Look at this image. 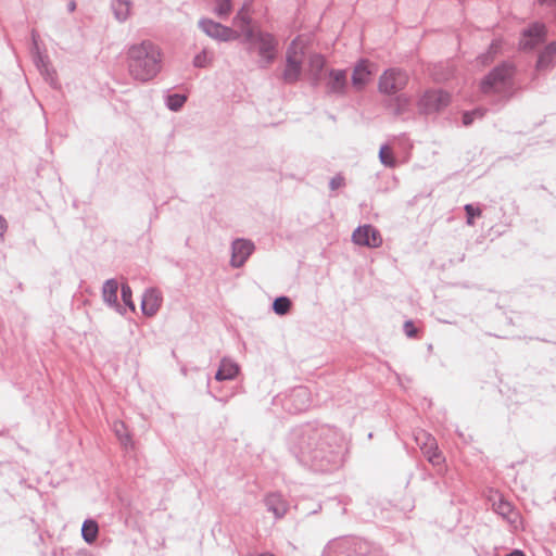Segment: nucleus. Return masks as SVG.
<instances>
[{
  "instance_id": "nucleus-23",
  "label": "nucleus",
  "mask_w": 556,
  "mask_h": 556,
  "mask_svg": "<svg viewBox=\"0 0 556 556\" xmlns=\"http://www.w3.org/2000/svg\"><path fill=\"white\" fill-rule=\"evenodd\" d=\"M379 157L381 163L384 164L386 166L393 167L395 165L393 151L389 146H383L380 148Z\"/></svg>"
},
{
  "instance_id": "nucleus-19",
  "label": "nucleus",
  "mask_w": 556,
  "mask_h": 556,
  "mask_svg": "<svg viewBox=\"0 0 556 556\" xmlns=\"http://www.w3.org/2000/svg\"><path fill=\"white\" fill-rule=\"evenodd\" d=\"M99 528L96 521L86 520L81 528V534L87 543H93L97 540Z\"/></svg>"
},
{
  "instance_id": "nucleus-28",
  "label": "nucleus",
  "mask_w": 556,
  "mask_h": 556,
  "mask_svg": "<svg viewBox=\"0 0 556 556\" xmlns=\"http://www.w3.org/2000/svg\"><path fill=\"white\" fill-rule=\"evenodd\" d=\"M122 298L126 305L130 307V309H135V305L131 301V289L127 285L122 286Z\"/></svg>"
},
{
  "instance_id": "nucleus-35",
  "label": "nucleus",
  "mask_w": 556,
  "mask_h": 556,
  "mask_svg": "<svg viewBox=\"0 0 556 556\" xmlns=\"http://www.w3.org/2000/svg\"><path fill=\"white\" fill-rule=\"evenodd\" d=\"M397 102L399 103H403L404 106H406L408 104V100L406 98H397Z\"/></svg>"
},
{
  "instance_id": "nucleus-24",
  "label": "nucleus",
  "mask_w": 556,
  "mask_h": 556,
  "mask_svg": "<svg viewBox=\"0 0 556 556\" xmlns=\"http://www.w3.org/2000/svg\"><path fill=\"white\" fill-rule=\"evenodd\" d=\"M273 307H274V311L276 314L283 315L289 312V309L291 307V302L286 296L277 298L274 301Z\"/></svg>"
},
{
  "instance_id": "nucleus-27",
  "label": "nucleus",
  "mask_w": 556,
  "mask_h": 556,
  "mask_svg": "<svg viewBox=\"0 0 556 556\" xmlns=\"http://www.w3.org/2000/svg\"><path fill=\"white\" fill-rule=\"evenodd\" d=\"M465 211L467 213V223L468 225H473V218L479 217L481 215V210L478 207H475L471 204H467L465 206Z\"/></svg>"
},
{
  "instance_id": "nucleus-3",
  "label": "nucleus",
  "mask_w": 556,
  "mask_h": 556,
  "mask_svg": "<svg viewBox=\"0 0 556 556\" xmlns=\"http://www.w3.org/2000/svg\"><path fill=\"white\" fill-rule=\"evenodd\" d=\"M235 24L242 28V31L245 33L253 48L258 52L260 56L264 61L271 62L275 59L278 47L277 40L270 34L258 31L254 35L251 30L245 29V26L249 24V14L247 10L242 9L237 14Z\"/></svg>"
},
{
  "instance_id": "nucleus-32",
  "label": "nucleus",
  "mask_w": 556,
  "mask_h": 556,
  "mask_svg": "<svg viewBox=\"0 0 556 556\" xmlns=\"http://www.w3.org/2000/svg\"><path fill=\"white\" fill-rule=\"evenodd\" d=\"M343 185V179L342 178H333L330 182V186L332 189H337L339 187H341Z\"/></svg>"
},
{
  "instance_id": "nucleus-34",
  "label": "nucleus",
  "mask_w": 556,
  "mask_h": 556,
  "mask_svg": "<svg viewBox=\"0 0 556 556\" xmlns=\"http://www.w3.org/2000/svg\"><path fill=\"white\" fill-rule=\"evenodd\" d=\"M506 556H526V555L523 554V552H521L519 549H515L514 552H511L510 554H508Z\"/></svg>"
},
{
  "instance_id": "nucleus-6",
  "label": "nucleus",
  "mask_w": 556,
  "mask_h": 556,
  "mask_svg": "<svg viewBox=\"0 0 556 556\" xmlns=\"http://www.w3.org/2000/svg\"><path fill=\"white\" fill-rule=\"evenodd\" d=\"M513 67L509 65H502L491 72L480 85L482 92L489 93L493 91H500L504 88L506 81L513 75Z\"/></svg>"
},
{
  "instance_id": "nucleus-20",
  "label": "nucleus",
  "mask_w": 556,
  "mask_h": 556,
  "mask_svg": "<svg viewBox=\"0 0 556 556\" xmlns=\"http://www.w3.org/2000/svg\"><path fill=\"white\" fill-rule=\"evenodd\" d=\"M118 285L115 280H108L103 286V299L109 304H115L117 301Z\"/></svg>"
},
{
  "instance_id": "nucleus-22",
  "label": "nucleus",
  "mask_w": 556,
  "mask_h": 556,
  "mask_svg": "<svg viewBox=\"0 0 556 556\" xmlns=\"http://www.w3.org/2000/svg\"><path fill=\"white\" fill-rule=\"evenodd\" d=\"M113 11L118 21H125L130 12V4L126 0H114Z\"/></svg>"
},
{
  "instance_id": "nucleus-9",
  "label": "nucleus",
  "mask_w": 556,
  "mask_h": 556,
  "mask_svg": "<svg viewBox=\"0 0 556 556\" xmlns=\"http://www.w3.org/2000/svg\"><path fill=\"white\" fill-rule=\"evenodd\" d=\"M353 241L358 245L378 248L382 243V238L376 228L364 225L353 232Z\"/></svg>"
},
{
  "instance_id": "nucleus-2",
  "label": "nucleus",
  "mask_w": 556,
  "mask_h": 556,
  "mask_svg": "<svg viewBox=\"0 0 556 556\" xmlns=\"http://www.w3.org/2000/svg\"><path fill=\"white\" fill-rule=\"evenodd\" d=\"M128 60L130 75L137 80L148 81L161 71L162 52L156 45L146 40L129 48Z\"/></svg>"
},
{
  "instance_id": "nucleus-39",
  "label": "nucleus",
  "mask_w": 556,
  "mask_h": 556,
  "mask_svg": "<svg viewBox=\"0 0 556 556\" xmlns=\"http://www.w3.org/2000/svg\"><path fill=\"white\" fill-rule=\"evenodd\" d=\"M262 556H274V555H271V554H263Z\"/></svg>"
},
{
  "instance_id": "nucleus-17",
  "label": "nucleus",
  "mask_w": 556,
  "mask_h": 556,
  "mask_svg": "<svg viewBox=\"0 0 556 556\" xmlns=\"http://www.w3.org/2000/svg\"><path fill=\"white\" fill-rule=\"evenodd\" d=\"M239 367L231 361L223 359L215 378L219 381L232 379L237 376Z\"/></svg>"
},
{
  "instance_id": "nucleus-8",
  "label": "nucleus",
  "mask_w": 556,
  "mask_h": 556,
  "mask_svg": "<svg viewBox=\"0 0 556 556\" xmlns=\"http://www.w3.org/2000/svg\"><path fill=\"white\" fill-rule=\"evenodd\" d=\"M376 73L374 63L368 60L358 61L352 72V86L356 90H362L367 86Z\"/></svg>"
},
{
  "instance_id": "nucleus-37",
  "label": "nucleus",
  "mask_w": 556,
  "mask_h": 556,
  "mask_svg": "<svg viewBox=\"0 0 556 556\" xmlns=\"http://www.w3.org/2000/svg\"><path fill=\"white\" fill-rule=\"evenodd\" d=\"M68 8H70L71 11H74L75 10V3L74 2L70 3Z\"/></svg>"
},
{
  "instance_id": "nucleus-5",
  "label": "nucleus",
  "mask_w": 556,
  "mask_h": 556,
  "mask_svg": "<svg viewBox=\"0 0 556 556\" xmlns=\"http://www.w3.org/2000/svg\"><path fill=\"white\" fill-rule=\"evenodd\" d=\"M416 441L420 445L422 454L430 464L439 468H442L444 466L445 457L443 453L439 450L438 443L431 434L421 431L416 435Z\"/></svg>"
},
{
  "instance_id": "nucleus-7",
  "label": "nucleus",
  "mask_w": 556,
  "mask_h": 556,
  "mask_svg": "<svg viewBox=\"0 0 556 556\" xmlns=\"http://www.w3.org/2000/svg\"><path fill=\"white\" fill-rule=\"evenodd\" d=\"M408 81L407 75L399 70H388L379 78V90L384 93H395L403 89Z\"/></svg>"
},
{
  "instance_id": "nucleus-16",
  "label": "nucleus",
  "mask_w": 556,
  "mask_h": 556,
  "mask_svg": "<svg viewBox=\"0 0 556 556\" xmlns=\"http://www.w3.org/2000/svg\"><path fill=\"white\" fill-rule=\"evenodd\" d=\"M346 86V74L341 70H332L329 73L327 87L332 92H343Z\"/></svg>"
},
{
  "instance_id": "nucleus-1",
  "label": "nucleus",
  "mask_w": 556,
  "mask_h": 556,
  "mask_svg": "<svg viewBox=\"0 0 556 556\" xmlns=\"http://www.w3.org/2000/svg\"><path fill=\"white\" fill-rule=\"evenodd\" d=\"M325 64L326 61L321 54L309 51L308 40L298 37L288 49L283 79L294 83L304 71L312 79L318 80Z\"/></svg>"
},
{
  "instance_id": "nucleus-36",
  "label": "nucleus",
  "mask_w": 556,
  "mask_h": 556,
  "mask_svg": "<svg viewBox=\"0 0 556 556\" xmlns=\"http://www.w3.org/2000/svg\"><path fill=\"white\" fill-rule=\"evenodd\" d=\"M543 3H554L556 0H541Z\"/></svg>"
},
{
  "instance_id": "nucleus-15",
  "label": "nucleus",
  "mask_w": 556,
  "mask_h": 556,
  "mask_svg": "<svg viewBox=\"0 0 556 556\" xmlns=\"http://www.w3.org/2000/svg\"><path fill=\"white\" fill-rule=\"evenodd\" d=\"M266 505L270 511L277 517L281 518L288 511V503L279 494H269L266 497Z\"/></svg>"
},
{
  "instance_id": "nucleus-26",
  "label": "nucleus",
  "mask_w": 556,
  "mask_h": 556,
  "mask_svg": "<svg viewBox=\"0 0 556 556\" xmlns=\"http://www.w3.org/2000/svg\"><path fill=\"white\" fill-rule=\"evenodd\" d=\"M231 11L230 0H216L215 12L219 16H227Z\"/></svg>"
},
{
  "instance_id": "nucleus-30",
  "label": "nucleus",
  "mask_w": 556,
  "mask_h": 556,
  "mask_svg": "<svg viewBox=\"0 0 556 556\" xmlns=\"http://www.w3.org/2000/svg\"><path fill=\"white\" fill-rule=\"evenodd\" d=\"M404 330H405L406 336L409 338H414L417 334V329L414 326L413 321H409V320L406 321L404 324Z\"/></svg>"
},
{
  "instance_id": "nucleus-14",
  "label": "nucleus",
  "mask_w": 556,
  "mask_h": 556,
  "mask_svg": "<svg viewBox=\"0 0 556 556\" xmlns=\"http://www.w3.org/2000/svg\"><path fill=\"white\" fill-rule=\"evenodd\" d=\"M545 34V27L541 24L532 25L528 30L523 33L520 45L525 49H530L539 43Z\"/></svg>"
},
{
  "instance_id": "nucleus-25",
  "label": "nucleus",
  "mask_w": 556,
  "mask_h": 556,
  "mask_svg": "<svg viewBox=\"0 0 556 556\" xmlns=\"http://www.w3.org/2000/svg\"><path fill=\"white\" fill-rule=\"evenodd\" d=\"M187 97L182 94H170L167 98V105L172 111L179 110L186 102Z\"/></svg>"
},
{
  "instance_id": "nucleus-11",
  "label": "nucleus",
  "mask_w": 556,
  "mask_h": 556,
  "mask_svg": "<svg viewBox=\"0 0 556 556\" xmlns=\"http://www.w3.org/2000/svg\"><path fill=\"white\" fill-rule=\"evenodd\" d=\"M201 27L210 37L224 41L233 40L238 37L237 31L211 20L202 21Z\"/></svg>"
},
{
  "instance_id": "nucleus-33",
  "label": "nucleus",
  "mask_w": 556,
  "mask_h": 556,
  "mask_svg": "<svg viewBox=\"0 0 556 556\" xmlns=\"http://www.w3.org/2000/svg\"><path fill=\"white\" fill-rule=\"evenodd\" d=\"M473 114H475V113H472V114H471V113H465V114H464V116H463V122H464V124H465V125H469V124H471V123H472V115H473Z\"/></svg>"
},
{
  "instance_id": "nucleus-31",
  "label": "nucleus",
  "mask_w": 556,
  "mask_h": 556,
  "mask_svg": "<svg viewBox=\"0 0 556 556\" xmlns=\"http://www.w3.org/2000/svg\"><path fill=\"white\" fill-rule=\"evenodd\" d=\"M8 224L5 218L0 216V237H3L4 232L7 231Z\"/></svg>"
},
{
  "instance_id": "nucleus-4",
  "label": "nucleus",
  "mask_w": 556,
  "mask_h": 556,
  "mask_svg": "<svg viewBox=\"0 0 556 556\" xmlns=\"http://www.w3.org/2000/svg\"><path fill=\"white\" fill-rule=\"evenodd\" d=\"M450 103V94L441 90H430L425 92L418 100L417 106L419 113L431 114L439 112Z\"/></svg>"
},
{
  "instance_id": "nucleus-29",
  "label": "nucleus",
  "mask_w": 556,
  "mask_h": 556,
  "mask_svg": "<svg viewBox=\"0 0 556 556\" xmlns=\"http://www.w3.org/2000/svg\"><path fill=\"white\" fill-rule=\"evenodd\" d=\"M194 65L198 67H204L208 62L210 58L206 51H202L194 58Z\"/></svg>"
},
{
  "instance_id": "nucleus-13",
  "label": "nucleus",
  "mask_w": 556,
  "mask_h": 556,
  "mask_svg": "<svg viewBox=\"0 0 556 556\" xmlns=\"http://www.w3.org/2000/svg\"><path fill=\"white\" fill-rule=\"evenodd\" d=\"M162 304V295L155 289L148 290L142 298L141 308L144 315L153 316Z\"/></svg>"
},
{
  "instance_id": "nucleus-38",
  "label": "nucleus",
  "mask_w": 556,
  "mask_h": 556,
  "mask_svg": "<svg viewBox=\"0 0 556 556\" xmlns=\"http://www.w3.org/2000/svg\"><path fill=\"white\" fill-rule=\"evenodd\" d=\"M496 48H497V43H493V45L491 46V49H492V50H495Z\"/></svg>"
},
{
  "instance_id": "nucleus-18",
  "label": "nucleus",
  "mask_w": 556,
  "mask_h": 556,
  "mask_svg": "<svg viewBox=\"0 0 556 556\" xmlns=\"http://www.w3.org/2000/svg\"><path fill=\"white\" fill-rule=\"evenodd\" d=\"M555 55H556V45L551 43L540 54L538 63H536V67L539 70H544V68L548 67L549 64L553 63Z\"/></svg>"
},
{
  "instance_id": "nucleus-10",
  "label": "nucleus",
  "mask_w": 556,
  "mask_h": 556,
  "mask_svg": "<svg viewBox=\"0 0 556 556\" xmlns=\"http://www.w3.org/2000/svg\"><path fill=\"white\" fill-rule=\"evenodd\" d=\"M493 505L495 511L505 518L514 530L522 529V518L509 502L501 497Z\"/></svg>"
},
{
  "instance_id": "nucleus-12",
  "label": "nucleus",
  "mask_w": 556,
  "mask_h": 556,
  "mask_svg": "<svg viewBox=\"0 0 556 556\" xmlns=\"http://www.w3.org/2000/svg\"><path fill=\"white\" fill-rule=\"evenodd\" d=\"M254 244L244 239H238L232 243L231 265L233 267L242 266L252 254Z\"/></svg>"
},
{
  "instance_id": "nucleus-21",
  "label": "nucleus",
  "mask_w": 556,
  "mask_h": 556,
  "mask_svg": "<svg viewBox=\"0 0 556 556\" xmlns=\"http://www.w3.org/2000/svg\"><path fill=\"white\" fill-rule=\"evenodd\" d=\"M113 430L123 445L127 446L131 443L130 434L127 430L126 425L123 421H115L113 424Z\"/></svg>"
}]
</instances>
